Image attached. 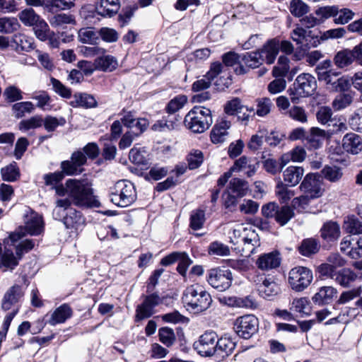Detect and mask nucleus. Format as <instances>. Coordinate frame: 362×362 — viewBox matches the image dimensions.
Listing matches in <instances>:
<instances>
[{
	"mask_svg": "<svg viewBox=\"0 0 362 362\" xmlns=\"http://www.w3.org/2000/svg\"><path fill=\"white\" fill-rule=\"evenodd\" d=\"M95 69L103 71H112L117 66V61L113 56L98 57L94 62Z\"/></svg>",
	"mask_w": 362,
	"mask_h": 362,
	"instance_id": "32",
	"label": "nucleus"
},
{
	"mask_svg": "<svg viewBox=\"0 0 362 362\" xmlns=\"http://www.w3.org/2000/svg\"><path fill=\"white\" fill-rule=\"evenodd\" d=\"M339 8L336 6H327L320 7L315 11V14L320 17V21H322V23L325 20L333 17L335 18V16L338 15Z\"/></svg>",
	"mask_w": 362,
	"mask_h": 362,
	"instance_id": "60",
	"label": "nucleus"
},
{
	"mask_svg": "<svg viewBox=\"0 0 362 362\" xmlns=\"http://www.w3.org/2000/svg\"><path fill=\"white\" fill-rule=\"evenodd\" d=\"M321 237L327 241L336 240L340 235V229L339 225L334 221L325 223L322 227Z\"/></svg>",
	"mask_w": 362,
	"mask_h": 362,
	"instance_id": "34",
	"label": "nucleus"
},
{
	"mask_svg": "<svg viewBox=\"0 0 362 362\" xmlns=\"http://www.w3.org/2000/svg\"><path fill=\"white\" fill-rule=\"evenodd\" d=\"M337 291L332 286H322L313 297V301L318 305L329 303L337 295Z\"/></svg>",
	"mask_w": 362,
	"mask_h": 362,
	"instance_id": "29",
	"label": "nucleus"
},
{
	"mask_svg": "<svg viewBox=\"0 0 362 362\" xmlns=\"http://www.w3.org/2000/svg\"><path fill=\"white\" fill-rule=\"evenodd\" d=\"M259 50L246 52L241 55L240 60L242 64L246 68V74L250 69H256L263 63V58Z\"/></svg>",
	"mask_w": 362,
	"mask_h": 362,
	"instance_id": "28",
	"label": "nucleus"
},
{
	"mask_svg": "<svg viewBox=\"0 0 362 362\" xmlns=\"http://www.w3.org/2000/svg\"><path fill=\"white\" fill-rule=\"evenodd\" d=\"M322 177H325L326 180L332 182L339 181L342 177V172L341 168L337 166H328L326 165L321 171Z\"/></svg>",
	"mask_w": 362,
	"mask_h": 362,
	"instance_id": "53",
	"label": "nucleus"
},
{
	"mask_svg": "<svg viewBox=\"0 0 362 362\" xmlns=\"http://www.w3.org/2000/svg\"><path fill=\"white\" fill-rule=\"evenodd\" d=\"M71 105L74 107H83L86 108L94 107L97 102L94 97L87 93H76L74 100L71 101Z\"/></svg>",
	"mask_w": 362,
	"mask_h": 362,
	"instance_id": "38",
	"label": "nucleus"
},
{
	"mask_svg": "<svg viewBox=\"0 0 362 362\" xmlns=\"http://www.w3.org/2000/svg\"><path fill=\"white\" fill-rule=\"evenodd\" d=\"M300 190L303 194H308L311 199H317L322 196L324 188L322 187V177L317 173H308L303 180Z\"/></svg>",
	"mask_w": 362,
	"mask_h": 362,
	"instance_id": "11",
	"label": "nucleus"
},
{
	"mask_svg": "<svg viewBox=\"0 0 362 362\" xmlns=\"http://www.w3.org/2000/svg\"><path fill=\"white\" fill-rule=\"evenodd\" d=\"M235 325L238 335L247 339L257 332L259 320L253 315H245L238 317Z\"/></svg>",
	"mask_w": 362,
	"mask_h": 362,
	"instance_id": "13",
	"label": "nucleus"
},
{
	"mask_svg": "<svg viewBox=\"0 0 362 362\" xmlns=\"http://www.w3.org/2000/svg\"><path fill=\"white\" fill-rule=\"evenodd\" d=\"M174 119L175 117L173 115H170V117H168L167 119L158 120L151 127V129L156 132H163L165 129L171 130L178 129L180 124V120L175 122Z\"/></svg>",
	"mask_w": 362,
	"mask_h": 362,
	"instance_id": "43",
	"label": "nucleus"
},
{
	"mask_svg": "<svg viewBox=\"0 0 362 362\" xmlns=\"http://www.w3.org/2000/svg\"><path fill=\"white\" fill-rule=\"evenodd\" d=\"M235 346V342L230 337L226 336L220 339L217 337L216 354L221 357L228 356L232 354Z\"/></svg>",
	"mask_w": 362,
	"mask_h": 362,
	"instance_id": "31",
	"label": "nucleus"
},
{
	"mask_svg": "<svg viewBox=\"0 0 362 362\" xmlns=\"http://www.w3.org/2000/svg\"><path fill=\"white\" fill-rule=\"evenodd\" d=\"M317 88L315 78L310 74H300L293 83V89H289V95L293 103L299 97L312 95Z\"/></svg>",
	"mask_w": 362,
	"mask_h": 362,
	"instance_id": "6",
	"label": "nucleus"
},
{
	"mask_svg": "<svg viewBox=\"0 0 362 362\" xmlns=\"http://www.w3.org/2000/svg\"><path fill=\"white\" fill-rule=\"evenodd\" d=\"M293 186L283 183L279 180L275 188L276 195L281 203H286L291 199L296 194L295 191L291 189Z\"/></svg>",
	"mask_w": 362,
	"mask_h": 362,
	"instance_id": "42",
	"label": "nucleus"
},
{
	"mask_svg": "<svg viewBox=\"0 0 362 362\" xmlns=\"http://www.w3.org/2000/svg\"><path fill=\"white\" fill-rule=\"evenodd\" d=\"M49 22L53 28H64L66 25H76L75 17L69 13H60L49 18Z\"/></svg>",
	"mask_w": 362,
	"mask_h": 362,
	"instance_id": "37",
	"label": "nucleus"
},
{
	"mask_svg": "<svg viewBox=\"0 0 362 362\" xmlns=\"http://www.w3.org/2000/svg\"><path fill=\"white\" fill-rule=\"evenodd\" d=\"M42 217L37 214L32 213L27 217L25 222V230L31 235L40 234L42 230Z\"/></svg>",
	"mask_w": 362,
	"mask_h": 362,
	"instance_id": "30",
	"label": "nucleus"
},
{
	"mask_svg": "<svg viewBox=\"0 0 362 362\" xmlns=\"http://www.w3.org/2000/svg\"><path fill=\"white\" fill-rule=\"evenodd\" d=\"M344 228L350 234H361L362 233V221L354 215L349 216L344 220Z\"/></svg>",
	"mask_w": 362,
	"mask_h": 362,
	"instance_id": "47",
	"label": "nucleus"
},
{
	"mask_svg": "<svg viewBox=\"0 0 362 362\" xmlns=\"http://www.w3.org/2000/svg\"><path fill=\"white\" fill-rule=\"evenodd\" d=\"M259 168V162L255 158L243 156L237 159L230 171L243 173L247 177L254 175Z\"/></svg>",
	"mask_w": 362,
	"mask_h": 362,
	"instance_id": "15",
	"label": "nucleus"
},
{
	"mask_svg": "<svg viewBox=\"0 0 362 362\" xmlns=\"http://www.w3.org/2000/svg\"><path fill=\"white\" fill-rule=\"evenodd\" d=\"M2 179L7 182L16 181L19 177V171L16 164H11L1 170Z\"/></svg>",
	"mask_w": 362,
	"mask_h": 362,
	"instance_id": "59",
	"label": "nucleus"
},
{
	"mask_svg": "<svg viewBox=\"0 0 362 362\" xmlns=\"http://www.w3.org/2000/svg\"><path fill=\"white\" fill-rule=\"evenodd\" d=\"M206 281L209 284L218 291H225L232 284L233 274L230 269L216 267L206 272Z\"/></svg>",
	"mask_w": 362,
	"mask_h": 362,
	"instance_id": "9",
	"label": "nucleus"
},
{
	"mask_svg": "<svg viewBox=\"0 0 362 362\" xmlns=\"http://www.w3.org/2000/svg\"><path fill=\"white\" fill-rule=\"evenodd\" d=\"M20 21L25 26H33L41 17L31 8H25L18 13Z\"/></svg>",
	"mask_w": 362,
	"mask_h": 362,
	"instance_id": "45",
	"label": "nucleus"
},
{
	"mask_svg": "<svg viewBox=\"0 0 362 362\" xmlns=\"http://www.w3.org/2000/svg\"><path fill=\"white\" fill-rule=\"evenodd\" d=\"M83 221L81 214L74 209H69L63 218V223L66 228H76Z\"/></svg>",
	"mask_w": 362,
	"mask_h": 362,
	"instance_id": "46",
	"label": "nucleus"
},
{
	"mask_svg": "<svg viewBox=\"0 0 362 362\" xmlns=\"http://www.w3.org/2000/svg\"><path fill=\"white\" fill-rule=\"evenodd\" d=\"M25 288L19 284H14L9 287L4 294L1 299V308L4 311L18 310L23 300Z\"/></svg>",
	"mask_w": 362,
	"mask_h": 362,
	"instance_id": "10",
	"label": "nucleus"
},
{
	"mask_svg": "<svg viewBox=\"0 0 362 362\" xmlns=\"http://www.w3.org/2000/svg\"><path fill=\"white\" fill-rule=\"evenodd\" d=\"M354 59L352 50L344 49L337 53L334 62L339 68H344L351 64Z\"/></svg>",
	"mask_w": 362,
	"mask_h": 362,
	"instance_id": "51",
	"label": "nucleus"
},
{
	"mask_svg": "<svg viewBox=\"0 0 362 362\" xmlns=\"http://www.w3.org/2000/svg\"><path fill=\"white\" fill-rule=\"evenodd\" d=\"M281 257L277 251L265 253L260 255L256 264L257 267L262 271H269L276 269L280 266Z\"/></svg>",
	"mask_w": 362,
	"mask_h": 362,
	"instance_id": "19",
	"label": "nucleus"
},
{
	"mask_svg": "<svg viewBox=\"0 0 362 362\" xmlns=\"http://www.w3.org/2000/svg\"><path fill=\"white\" fill-rule=\"evenodd\" d=\"M136 199V192L133 183L126 180L116 182L112 189L110 200L115 205L127 207Z\"/></svg>",
	"mask_w": 362,
	"mask_h": 362,
	"instance_id": "5",
	"label": "nucleus"
},
{
	"mask_svg": "<svg viewBox=\"0 0 362 362\" xmlns=\"http://www.w3.org/2000/svg\"><path fill=\"white\" fill-rule=\"evenodd\" d=\"M241 55L233 52L224 54L222 57L223 62L226 66H231L236 74L241 75L246 74V68L240 60Z\"/></svg>",
	"mask_w": 362,
	"mask_h": 362,
	"instance_id": "23",
	"label": "nucleus"
},
{
	"mask_svg": "<svg viewBox=\"0 0 362 362\" xmlns=\"http://www.w3.org/2000/svg\"><path fill=\"white\" fill-rule=\"evenodd\" d=\"M293 216V210L288 206H284L279 207L275 216V220L281 226H284L291 219Z\"/></svg>",
	"mask_w": 362,
	"mask_h": 362,
	"instance_id": "56",
	"label": "nucleus"
},
{
	"mask_svg": "<svg viewBox=\"0 0 362 362\" xmlns=\"http://www.w3.org/2000/svg\"><path fill=\"white\" fill-rule=\"evenodd\" d=\"M342 146L347 152L357 154L362 150V139L354 133L346 134L342 139Z\"/></svg>",
	"mask_w": 362,
	"mask_h": 362,
	"instance_id": "24",
	"label": "nucleus"
},
{
	"mask_svg": "<svg viewBox=\"0 0 362 362\" xmlns=\"http://www.w3.org/2000/svg\"><path fill=\"white\" fill-rule=\"evenodd\" d=\"M186 127L194 133H202L213 123L211 110L202 107H194L185 116Z\"/></svg>",
	"mask_w": 362,
	"mask_h": 362,
	"instance_id": "4",
	"label": "nucleus"
},
{
	"mask_svg": "<svg viewBox=\"0 0 362 362\" xmlns=\"http://www.w3.org/2000/svg\"><path fill=\"white\" fill-rule=\"evenodd\" d=\"M331 135L330 131L326 132L319 127H312L305 136V144L310 148L317 149L320 148L324 141Z\"/></svg>",
	"mask_w": 362,
	"mask_h": 362,
	"instance_id": "18",
	"label": "nucleus"
},
{
	"mask_svg": "<svg viewBox=\"0 0 362 362\" xmlns=\"http://www.w3.org/2000/svg\"><path fill=\"white\" fill-rule=\"evenodd\" d=\"M87 163V157L82 151L78 150L72 153L70 160L61 163V169L66 175L81 174L83 171V165Z\"/></svg>",
	"mask_w": 362,
	"mask_h": 362,
	"instance_id": "14",
	"label": "nucleus"
},
{
	"mask_svg": "<svg viewBox=\"0 0 362 362\" xmlns=\"http://www.w3.org/2000/svg\"><path fill=\"white\" fill-rule=\"evenodd\" d=\"M12 42L16 45L17 51L29 52L33 49V39L22 33L15 34L12 37Z\"/></svg>",
	"mask_w": 362,
	"mask_h": 362,
	"instance_id": "40",
	"label": "nucleus"
},
{
	"mask_svg": "<svg viewBox=\"0 0 362 362\" xmlns=\"http://www.w3.org/2000/svg\"><path fill=\"white\" fill-rule=\"evenodd\" d=\"M259 295L265 299H272L280 291L279 285L273 280L265 278L258 286Z\"/></svg>",
	"mask_w": 362,
	"mask_h": 362,
	"instance_id": "26",
	"label": "nucleus"
},
{
	"mask_svg": "<svg viewBox=\"0 0 362 362\" xmlns=\"http://www.w3.org/2000/svg\"><path fill=\"white\" fill-rule=\"evenodd\" d=\"M34 109V105L29 101L16 103L12 106L13 113L16 118H21L26 113L33 112Z\"/></svg>",
	"mask_w": 362,
	"mask_h": 362,
	"instance_id": "52",
	"label": "nucleus"
},
{
	"mask_svg": "<svg viewBox=\"0 0 362 362\" xmlns=\"http://www.w3.org/2000/svg\"><path fill=\"white\" fill-rule=\"evenodd\" d=\"M313 279L311 269L305 267H296L288 273V282L291 289L301 292L307 288Z\"/></svg>",
	"mask_w": 362,
	"mask_h": 362,
	"instance_id": "8",
	"label": "nucleus"
},
{
	"mask_svg": "<svg viewBox=\"0 0 362 362\" xmlns=\"http://www.w3.org/2000/svg\"><path fill=\"white\" fill-rule=\"evenodd\" d=\"M322 32L320 30H310L297 25L291 33V38L297 45L305 47L308 49L317 47L322 40H321Z\"/></svg>",
	"mask_w": 362,
	"mask_h": 362,
	"instance_id": "7",
	"label": "nucleus"
},
{
	"mask_svg": "<svg viewBox=\"0 0 362 362\" xmlns=\"http://www.w3.org/2000/svg\"><path fill=\"white\" fill-rule=\"evenodd\" d=\"M290 70V59L285 55H281L276 65L273 67L272 76L275 78H284L288 76Z\"/></svg>",
	"mask_w": 362,
	"mask_h": 362,
	"instance_id": "39",
	"label": "nucleus"
},
{
	"mask_svg": "<svg viewBox=\"0 0 362 362\" xmlns=\"http://www.w3.org/2000/svg\"><path fill=\"white\" fill-rule=\"evenodd\" d=\"M304 175L302 167L291 165L283 171V183L288 186H296Z\"/></svg>",
	"mask_w": 362,
	"mask_h": 362,
	"instance_id": "22",
	"label": "nucleus"
},
{
	"mask_svg": "<svg viewBox=\"0 0 362 362\" xmlns=\"http://www.w3.org/2000/svg\"><path fill=\"white\" fill-rule=\"evenodd\" d=\"M279 40L276 38L267 41L261 49H258L262 56L263 61L268 64H273L279 52Z\"/></svg>",
	"mask_w": 362,
	"mask_h": 362,
	"instance_id": "20",
	"label": "nucleus"
},
{
	"mask_svg": "<svg viewBox=\"0 0 362 362\" xmlns=\"http://www.w3.org/2000/svg\"><path fill=\"white\" fill-rule=\"evenodd\" d=\"M148 121L145 118H140L136 121V131L129 130L127 131L122 136L119 142V148L120 149H125L129 148L133 141L141 134H142L148 127Z\"/></svg>",
	"mask_w": 362,
	"mask_h": 362,
	"instance_id": "16",
	"label": "nucleus"
},
{
	"mask_svg": "<svg viewBox=\"0 0 362 362\" xmlns=\"http://www.w3.org/2000/svg\"><path fill=\"white\" fill-rule=\"evenodd\" d=\"M218 335L215 332L207 331L202 334L193 344L194 349L202 356L216 354Z\"/></svg>",
	"mask_w": 362,
	"mask_h": 362,
	"instance_id": "12",
	"label": "nucleus"
},
{
	"mask_svg": "<svg viewBox=\"0 0 362 362\" xmlns=\"http://www.w3.org/2000/svg\"><path fill=\"white\" fill-rule=\"evenodd\" d=\"M356 278L357 275L354 271L349 268H344L337 271L334 280L343 287H349Z\"/></svg>",
	"mask_w": 362,
	"mask_h": 362,
	"instance_id": "36",
	"label": "nucleus"
},
{
	"mask_svg": "<svg viewBox=\"0 0 362 362\" xmlns=\"http://www.w3.org/2000/svg\"><path fill=\"white\" fill-rule=\"evenodd\" d=\"M71 315L72 310L71 307L68 304L64 303L54 310L48 320V323L52 326L64 323L67 319L70 318Z\"/></svg>",
	"mask_w": 362,
	"mask_h": 362,
	"instance_id": "25",
	"label": "nucleus"
},
{
	"mask_svg": "<svg viewBox=\"0 0 362 362\" xmlns=\"http://www.w3.org/2000/svg\"><path fill=\"white\" fill-rule=\"evenodd\" d=\"M32 99L37 101V107L42 109V110H48L51 108V99L49 95L46 92H39L33 93Z\"/></svg>",
	"mask_w": 362,
	"mask_h": 362,
	"instance_id": "61",
	"label": "nucleus"
},
{
	"mask_svg": "<svg viewBox=\"0 0 362 362\" xmlns=\"http://www.w3.org/2000/svg\"><path fill=\"white\" fill-rule=\"evenodd\" d=\"M211 303L210 293L198 284L187 287L182 293L183 306L192 314H199L206 310Z\"/></svg>",
	"mask_w": 362,
	"mask_h": 362,
	"instance_id": "2",
	"label": "nucleus"
},
{
	"mask_svg": "<svg viewBox=\"0 0 362 362\" xmlns=\"http://www.w3.org/2000/svg\"><path fill=\"white\" fill-rule=\"evenodd\" d=\"M43 124V118L40 115H35L29 119L21 120L19 122L18 128L25 132L32 129H36L42 127Z\"/></svg>",
	"mask_w": 362,
	"mask_h": 362,
	"instance_id": "49",
	"label": "nucleus"
},
{
	"mask_svg": "<svg viewBox=\"0 0 362 362\" xmlns=\"http://www.w3.org/2000/svg\"><path fill=\"white\" fill-rule=\"evenodd\" d=\"M146 151L136 147L132 148L129 153V160L136 165H146Z\"/></svg>",
	"mask_w": 362,
	"mask_h": 362,
	"instance_id": "63",
	"label": "nucleus"
},
{
	"mask_svg": "<svg viewBox=\"0 0 362 362\" xmlns=\"http://www.w3.org/2000/svg\"><path fill=\"white\" fill-rule=\"evenodd\" d=\"M187 167L189 170L198 168L204 161V154L198 149H192L186 157Z\"/></svg>",
	"mask_w": 362,
	"mask_h": 362,
	"instance_id": "50",
	"label": "nucleus"
},
{
	"mask_svg": "<svg viewBox=\"0 0 362 362\" xmlns=\"http://www.w3.org/2000/svg\"><path fill=\"white\" fill-rule=\"evenodd\" d=\"M230 192H233L238 197H245L249 190V184L247 181L240 178H233L227 188Z\"/></svg>",
	"mask_w": 362,
	"mask_h": 362,
	"instance_id": "35",
	"label": "nucleus"
},
{
	"mask_svg": "<svg viewBox=\"0 0 362 362\" xmlns=\"http://www.w3.org/2000/svg\"><path fill=\"white\" fill-rule=\"evenodd\" d=\"M19 27L20 24L15 18H0V33H11L17 30Z\"/></svg>",
	"mask_w": 362,
	"mask_h": 362,
	"instance_id": "54",
	"label": "nucleus"
},
{
	"mask_svg": "<svg viewBox=\"0 0 362 362\" xmlns=\"http://www.w3.org/2000/svg\"><path fill=\"white\" fill-rule=\"evenodd\" d=\"M205 221V212L202 209H195L192 211L190 216L189 226L192 229L197 230L202 228Z\"/></svg>",
	"mask_w": 362,
	"mask_h": 362,
	"instance_id": "55",
	"label": "nucleus"
},
{
	"mask_svg": "<svg viewBox=\"0 0 362 362\" xmlns=\"http://www.w3.org/2000/svg\"><path fill=\"white\" fill-rule=\"evenodd\" d=\"M309 11L308 6L301 0H292L290 3V12L296 17H301Z\"/></svg>",
	"mask_w": 362,
	"mask_h": 362,
	"instance_id": "57",
	"label": "nucleus"
},
{
	"mask_svg": "<svg viewBox=\"0 0 362 362\" xmlns=\"http://www.w3.org/2000/svg\"><path fill=\"white\" fill-rule=\"evenodd\" d=\"M243 110L250 111V112H254L253 107H248L242 105L240 100L238 98H235L231 100L226 103L224 107V111L227 115H235L237 114H241Z\"/></svg>",
	"mask_w": 362,
	"mask_h": 362,
	"instance_id": "41",
	"label": "nucleus"
},
{
	"mask_svg": "<svg viewBox=\"0 0 362 362\" xmlns=\"http://www.w3.org/2000/svg\"><path fill=\"white\" fill-rule=\"evenodd\" d=\"M35 35L37 39L41 41H46L51 34L49 27L47 22L41 18V19L33 26Z\"/></svg>",
	"mask_w": 362,
	"mask_h": 362,
	"instance_id": "48",
	"label": "nucleus"
},
{
	"mask_svg": "<svg viewBox=\"0 0 362 362\" xmlns=\"http://www.w3.org/2000/svg\"><path fill=\"white\" fill-rule=\"evenodd\" d=\"M119 8V0H99L96 4L95 10L101 16L112 17L118 12Z\"/></svg>",
	"mask_w": 362,
	"mask_h": 362,
	"instance_id": "21",
	"label": "nucleus"
},
{
	"mask_svg": "<svg viewBox=\"0 0 362 362\" xmlns=\"http://www.w3.org/2000/svg\"><path fill=\"white\" fill-rule=\"evenodd\" d=\"M306 157L305 150L300 146L293 148L291 151L284 153L281 156L280 160L282 167H284L290 161L293 162H302Z\"/></svg>",
	"mask_w": 362,
	"mask_h": 362,
	"instance_id": "33",
	"label": "nucleus"
},
{
	"mask_svg": "<svg viewBox=\"0 0 362 362\" xmlns=\"http://www.w3.org/2000/svg\"><path fill=\"white\" fill-rule=\"evenodd\" d=\"M68 196L78 206H89L93 202L92 183L88 179H69L66 181Z\"/></svg>",
	"mask_w": 362,
	"mask_h": 362,
	"instance_id": "3",
	"label": "nucleus"
},
{
	"mask_svg": "<svg viewBox=\"0 0 362 362\" xmlns=\"http://www.w3.org/2000/svg\"><path fill=\"white\" fill-rule=\"evenodd\" d=\"M232 249L242 256L250 257L255 252V248L259 246V237L248 224H237L228 232Z\"/></svg>",
	"mask_w": 362,
	"mask_h": 362,
	"instance_id": "1",
	"label": "nucleus"
},
{
	"mask_svg": "<svg viewBox=\"0 0 362 362\" xmlns=\"http://www.w3.org/2000/svg\"><path fill=\"white\" fill-rule=\"evenodd\" d=\"M316 117L319 123L324 125L327 124L328 126L334 119V117H332V109L327 106H322L318 109L316 113Z\"/></svg>",
	"mask_w": 362,
	"mask_h": 362,
	"instance_id": "62",
	"label": "nucleus"
},
{
	"mask_svg": "<svg viewBox=\"0 0 362 362\" xmlns=\"http://www.w3.org/2000/svg\"><path fill=\"white\" fill-rule=\"evenodd\" d=\"M223 304L230 307L252 308L255 307V302L250 296L238 298L236 296H223L219 298Z\"/></svg>",
	"mask_w": 362,
	"mask_h": 362,
	"instance_id": "27",
	"label": "nucleus"
},
{
	"mask_svg": "<svg viewBox=\"0 0 362 362\" xmlns=\"http://www.w3.org/2000/svg\"><path fill=\"white\" fill-rule=\"evenodd\" d=\"M319 249L318 242L313 238L303 240L298 248L300 253L305 257H310L317 253Z\"/></svg>",
	"mask_w": 362,
	"mask_h": 362,
	"instance_id": "44",
	"label": "nucleus"
},
{
	"mask_svg": "<svg viewBox=\"0 0 362 362\" xmlns=\"http://www.w3.org/2000/svg\"><path fill=\"white\" fill-rule=\"evenodd\" d=\"M159 340L165 346H170L175 340V335L173 329L168 327H161L158 330Z\"/></svg>",
	"mask_w": 362,
	"mask_h": 362,
	"instance_id": "58",
	"label": "nucleus"
},
{
	"mask_svg": "<svg viewBox=\"0 0 362 362\" xmlns=\"http://www.w3.org/2000/svg\"><path fill=\"white\" fill-rule=\"evenodd\" d=\"M6 100L10 103L18 101L23 99V92L15 86H8L4 92Z\"/></svg>",
	"mask_w": 362,
	"mask_h": 362,
	"instance_id": "64",
	"label": "nucleus"
},
{
	"mask_svg": "<svg viewBox=\"0 0 362 362\" xmlns=\"http://www.w3.org/2000/svg\"><path fill=\"white\" fill-rule=\"evenodd\" d=\"M231 123L226 118L218 119L213 127L210 132V139L213 144H218L224 142L228 137V130L230 128Z\"/></svg>",
	"mask_w": 362,
	"mask_h": 362,
	"instance_id": "17",
	"label": "nucleus"
}]
</instances>
